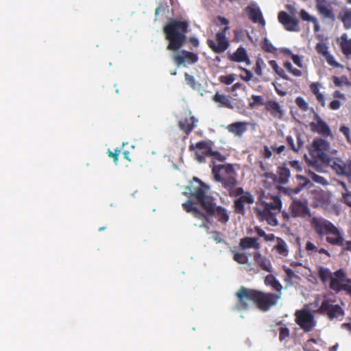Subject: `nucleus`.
<instances>
[{
  "mask_svg": "<svg viewBox=\"0 0 351 351\" xmlns=\"http://www.w3.org/2000/svg\"><path fill=\"white\" fill-rule=\"evenodd\" d=\"M236 296L238 299L237 309L246 310L249 308V302H252L263 312H267L276 306L280 299V294L264 292L245 287H241L238 290Z\"/></svg>",
  "mask_w": 351,
  "mask_h": 351,
  "instance_id": "nucleus-1",
  "label": "nucleus"
},
{
  "mask_svg": "<svg viewBox=\"0 0 351 351\" xmlns=\"http://www.w3.org/2000/svg\"><path fill=\"white\" fill-rule=\"evenodd\" d=\"M189 25L186 21L173 19L163 27L165 38L169 40L168 50L178 51L184 45Z\"/></svg>",
  "mask_w": 351,
  "mask_h": 351,
  "instance_id": "nucleus-2",
  "label": "nucleus"
},
{
  "mask_svg": "<svg viewBox=\"0 0 351 351\" xmlns=\"http://www.w3.org/2000/svg\"><path fill=\"white\" fill-rule=\"evenodd\" d=\"M212 173L216 182H221L228 192L236 187L238 184L236 173L232 165H215Z\"/></svg>",
  "mask_w": 351,
  "mask_h": 351,
  "instance_id": "nucleus-3",
  "label": "nucleus"
},
{
  "mask_svg": "<svg viewBox=\"0 0 351 351\" xmlns=\"http://www.w3.org/2000/svg\"><path fill=\"white\" fill-rule=\"evenodd\" d=\"M281 206V200L276 197L272 202L266 203L263 210H257V217L261 221H266L269 225L276 226L278 225L276 215L280 212Z\"/></svg>",
  "mask_w": 351,
  "mask_h": 351,
  "instance_id": "nucleus-4",
  "label": "nucleus"
},
{
  "mask_svg": "<svg viewBox=\"0 0 351 351\" xmlns=\"http://www.w3.org/2000/svg\"><path fill=\"white\" fill-rule=\"evenodd\" d=\"M193 182L187 187L189 194L193 197L203 208L213 197L206 195L208 187L197 178H193Z\"/></svg>",
  "mask_w": 351,
  "mask_h": 351,
  "instance_id": "nucleus-5",
  "label": "nucleus"
},
{
  "mask_svg": "<svg viewBox=\"0 0 351 351\" xmlns=\"http://www.w3.org/2000/svg\"><path fill=\"white\" fill-rule=\"evenodd\" d=\"M334 302L328 299H324L317 312L327 316L330 320L342 318L345 314L344 310L339 304H334Z\"/></svg>",
  "mask_w": 351,
  "mask_h": 351,
  "instance_id": "nucleus-6",
  "label": "nucleus"
},
{
  "mask_svg": "<svg viewBox=\"0 0 351 351\" xmlns=\"http://www.w3.org/2000/svg\"><path fill=\"white\" fill-rule=\"evenodd\" d=\"M295 322L304 332H311L316 325L313 315L308 310L302 309L295 312Z\"/></svg>",
  "mask_w": 351,
  "mask_h": 351,
  "instance_id": "nucleus-7",
  "label": "nucleus"
},
{
  "mask_svg": "<svg viewBox=\"0 0 351 351\" xmlns=\"http://www.w3.org/2000/svg\"><path fill=\"white\" fill-rule=\"evenodd\" d=\"M324 163L330 166L337 175L351 177V160L343 161L340 158L330 156Z\"/></svg>",
  "mask_w": 351,
  "mask_h": 351,
  "instance_id": "nucleus-8",
  "label": "nucleus"
},
{
  "mask_svg": "<svg viewBox=\"0 0 351 351\" xmlns=\"http://www.w3.org/2000/svg\"><path fill=\"white\" fill-rule=\"evenodd\" d=\"M328 148L329 144L326 141L322 138H315L309 149V153L313 158H317L324 163L330 156L326 153Z\"/></svg>",
  "mask_w": 351,
  "mask_h": 351,
  "instance_id": "nucleus-9",
  "label": "nucleus"
},
{
  "mask_svg": "<svg viewBox=\"0 0 351 351\" xmlns=\"http://www.w3.org/2000/svg\"><path fill=\"white\" fill-rule=\"evenodd\" d=\"M203 209L209 216H215L222 223H226L230 219L227 210L221 206H216L214 198L207 202Z\"/></svg>",
  "mask_w": 351,
  "mask_h": 351,
  "instance_id": "nucleus-10",
  "label": "nucleus"
},
{
  "mask_svg": "<svg viewBox=\"0 0 351 351\" xmlns=\"http://www.w3.org/2000/svg\"><path fill=\"white\" fill-rule=\"evenodd\" d=\"M312 228L314 229L319 237L322 238L326 235L328 231H332L333 223L328 220L313 217L311 221Z\"/></svg>",
  "mask_w": 351,
  "mask_h": 351,
  "instance_id": "nucleus-11",
  "label": "nucleus"
},
{
  "mask_svg": "<svg viewBox=\"0 0 351 351\" xmlns=\"http://www.w3.org/2000/svg\"><path fill=\"white\" fill-rule=\"evenodd\" d=\"M217 44L212 39H207V45L209 48L215 53H221L228 49L230 43L223 35L217 34L215 35Z\"/></svg>",
  "mask_w": 351,
  "mask_h": 351,
  "instance_id": "nucleus-12",
  "label": "nucleus"
},
{
  "mask_svg": "<svg viewBox=\"0 0 351 351\" xmlns=\"http://www.w3.org/2000/svg\"><path fill=\"white\" fill-rule=\"evenodd\" d=\"M278 19L279 22L283 25L285 29L289 32L299 31V21L297 19L291 17L286 12L281 11L278 13Z\"/></svg>",
  "mask_w": 351,
  "mask_h": 351,
  "instance_id": "nucleus-13",
  "label": "nucleus"
},
{
  "mask_svg": "<svg viewBox=\"0 0 351 351\" xmlns=\"http://www.w3.org/2000/svg\"><path fill=\"white\" fill-rule=\"evenodd\" d=\"M291 215L293 217H304L310 215V210L308 207L307 201H302L300 199H293L290 206Z\"/></svg>",
  "mask_w": 351,
  "mask_h": 351,
  "instance_id": "nucleus-14",
  "label": "nucleus"
},
{
  "mask_svg": "<svg viewBox=\"0 0 351 351\" xmlns=\"http://www.w3.org/2000/svg\"><path fill=\"white\" fill-rule=\"evenodd\" d=\"M254 202L253 195L247 191L244 195H241L234 201L233 208L236 214L244 215L245 214V205L252 204Z\"/></svg>",
  "mask_w": 351,
  "mask_h": 351,
  "instance_id": "nucleus-15",
  "label": "nucleus"
},
{
  "mask_svg": "<svg viewBox=\"0 0 351 351\" xmlns=\"http://www.w3.org/2000/svg\"><path fill=\"white\" fill-rule=\"evenodd\" d=\"M197 122V119L194 116H191L180 120L178 125L179 129L185 134L186 137H188L191 132L196 128Z\"/></svg>",
  "mask_w": 351,
  "mask_h": 351,
  "instance_id": "nucleus-16",
  "label": "nucleus"
},
{
  "mask_svg": "<svg viewBox=\"0 0 351 351\" xmlns=\"http://www.w3.org/2000/svg\"><path fill=\"white\" fill-rule=\"evenodd\" d=\"M198 56L197 53L188 51H182V55L178 54L174 56V62L179 66L185 62L188 64H195L198 61Z\"/></svg>",
  "mask_w": 351,
  "mask_h": 351,
  "instance_id": "nucleus-17",
  "label": "nucleus"
},
{
  "mask_svg": "<svg viewBox=\"0 0 351 351\" xmlns=\"http://www.w3.org/2000/svg\"><path fill=\"white\" fill-rule=\"evenodd\" d=\"M315 6L318 13L324 19L335 20V15L327 0H315Z\"/></svg>",
  "mask_w": 351,
  "mask_h": 351,
  "instance_id": "nucleus-18",
  "label": "nucleus"
},
{
  "mask_svg": "<svg viewBox=\"0 0 351 351\" xmlns=\"http://www.w3.org/2000/svg\"><path fill=\"white\" fill-rule=\"evenodd\" d=\"M344 282L351 283V280L347 278L345 271L342 269H340L334 273L330 280L329 287L335 292Z\"/></svg>",
  "mask_w": 351,
  "mask_h": 351,
  "instance_id": "nucleus-19",
  "label": "nucleus"
},
{
  "mask_svg": "<svg viewBox=\"0 0 351 351\" xmlns=\"http://www.w3.org/2000/svg\"><path fill=\"white\" fill-rule=\"evenodd\" d=\"M249 19L254 23L265 25V21L258 7L249 5L245 8Z\"/></svg>",
  "mask_w": 351,
  "mask_h": 351,
  "instance_id": "nucleus-20",
  "label": "nucleus"
},
{
  "mask_svg": "<svg viewBox=\"0 0 351 351\" xmlns=\"http://www.w3.org/2000/svg\"><path fill=\"white\" fill-rule=\"evenodd\" d=\"M337 42L345 57L351 60V38H348L347 34L344 33L337 38Z\"/></svg>",
  "mask_w": 351,
  "mask_h": 351,
  "instance_id": "nucleus-21",
  "label": "nucleus"
},
{
  "mask_svg": "<svg viewBox=\"0 0 351 351\" xmlns=\"http://www.w3.org/2000/svg\"><path fill=\"white\" fill-rule=\"evenodd\" d=\"M265 110L274 118L282 119L284 114L281 106L275 100L267 101L265 104Z\"/></svg>",
  "mask_w": 351,
  "mask_h": 351,
  "instance_id": "nucleus-22",
  "label": "nucleus"
},
{
  "mask_svg": "<svg viewBox=\"0 0 351 351\" xmlns=\"http://www.w3.org/2000/svg\"><path fill=\"white\" fill-rule=\"evenodd\" d=\"M248 124L249 123L247 122L244 121L234 122L229 124L226 127V129L230 133H232L237 136L241 137L247 131Z\"/></svg>",
  "mask_w": 351,
  "mask_h": 351,
  "instance_id": "nucleus-23",
  "label": "nucleus"
},
{
  "mask_svg": "<svg viewBox=\"0 0 351 351\" xmlns=\"http://www.w3.org/2000/svg\"><path fill=\"white\" fill-rule=\"evenodd\" d=\"M310 125L313 132H316L321 135L329 136L331 133L329 126L319 117H317L315 123L312 122Z\"/></svg>",
  "mask_w": 351,
  "mask_h": 351,
  "instance_id": "nucleus-24",
  "label": "nucleus"
},
{
  "mask_svg": "<svg viewBox=\"0 0 351 351\" xmlns=\"http://www.w3.org/2000/svg\"><path fill=\"white\" fill-rule=\"evenodd\" d=\"M194 147L203 150V154L200 155L198 153H196L195 155L199 162H202L204 160V156H208L209 153L211 152L212 147L210 142L202 141L197 142L195 145H191L189 147L190 150H193Z\"/></svg>",
  "mask_w": 351,
  "mask_h": 351,
  "instance_id": "nucleus-25",
  "label": "nucleus"
},
{
  "mask_svg": "<svg viewBox=\"0 0 351 351\" xmlns=\"http://www.w3.org/2000/svg\"><path fill=\"white\" fill-rule=\"evenodd\" d=\"M229 59L231 61L237 62H245L247 65L250 64V60L247 54V51L245 48L240 47L235 52L229 56Z\"/></svg>",
  "mask_w": 351,
  "mask_h": 351,
  "instance_id": "nucleus-26",
  "label": "nucleus"
},
{
  "mask_svg": "<svg viewBox=\"0 0 351 351\" xmlns=\"http://www.w3.org/2000/svg\"><path fill=\"white\" fill-rule=\"evenodd\" d=\"M255 263L265 271L271 272V263L269 259L263 256L259 252H254L253 254Z\"/></svg>",
  "mask_w": 351,
  "mask_h": 351,
  "instance_id": "nucleus-27",
  "label": "nucleus"
},
{
  "mask_svg": "<svg viewBox=\"0 0 351 351\" xmlns=\"http://www.w3.org/2000/svg\"><path fill=\"white\" fill-rule=\"evenodd\" d=\"M322 87V84L318 82H312L309 86L311 93L315 96L317 101L322 107H324L326 105V98L324 95L320 92Z\"/></svg>",
  "mask_w": 351,
  "mask_h": 351,
  "instance_id": "nucleus-28",
  "label": "nucleus"
},
{
  "mask_svg": "<svg viewBox=\"0 0 351 351\" xmlns=\"http://www.w3.org/2000/svg\"><path fill=\"white\" fill-rule=\"evenodd\" d=\"M239 245L243 250L254 248L258 250L261 248V245L258 242V238L256 237H244L241 239Z\"/></svg>",
  "mask_w": 351,
  "mask_h": 351,
  "instance_id": "nucleus-29",
  "label": "nucleus"
},
{
  "mask_svg": "<svg viewBox=\"0 0 351 351\" xmlns=\"http://www.w3.org/2000/svg\"><path fill=\"white\" fill-rule=\"evenodd\" d=\"M297 143L295 144L293 138L291 136H287L286 141L288 145L291 147V149L295 152H299L301 148L304 145V141L302 138V136L300 134H297Z\"/></svg>",
  "mask_w": 351,
  "mask_h": 351,
  "instance_id": "nucleus-30",
  "label": "nucleus"
},
{
  "mask_svg": "<svg viewBox=\"0 0 351 351\" xmlns=\"http://www.w3.org/2000/svg\"><path fill=\"white\" fill-rule=\"evenodd\" d=\"M338 19L341 21L346 29H351V10L346 8L341 10Z\"/></svg>",
  "mask_w": 351,
  "mask_h": 351,
  "instance_id": "nucleus-31",
  "label": "nucleus"
},
{
  "mask_svg": "<svg viewBox=\"0 0 351 351\" xmlns=\"http://www.w3.org/2000/svg\"><path fill=\"white\" fill-rule=\"evenodd\" d=\"M296 178L298 180L302 181L294 189H287V191L289 195H293L299 193L309 182V180L304 176L298 175Z\"/></svg>",
  "mask_w": 351,
  "mask_h": 351,
  "instance_id": "nucleus-32",
  "label": "nucleus"
},
{
  "mask_svg": "<svg viewBox=\"0 0 351 351\" xmlns=\"http://www.w3.org/2000/svg\"><path fill=\"white\" fill-rule=\"evenodd\" d=\"M277 173L278 175V182L280 184H285L288 182L290 177V171L287 167L285 165L278 167Z\"/></svg>",
  "mask_w": 351,
  "mask_h": 351,
  "instance_id": "nucleus-33",
  "label": "nucleus"
},
{
  "mask_svg": "<svg viewBox=\"0 0 351 351\" xmlns=\"http://www.w3.org/2000/svg\"><path fill=\"white\" fill-rule=\"evenodd\" d=\"M277 244L274 247V249L283 256H287L289 254V250L286 242L280 237L276 238Z\"/></svg>",
  "mask_w": 351,
  "mask_h": 351,
  "instance_id": "nucleus-34",
  "label": "nucleus"
},
{
  "mask_svg": "<svg viewBox=\"0 0 351 351\" xmlns=\"http://www.w3.org/2000/svg\"><path fill=\"white\" fill-rule=\"evenodd\" d=\"M334 273L332 274L329 269L324 267H319L318 269V276L323 283H326L328 280H330Z\"/></svg>",
  "mask_w": 351,
  "mask_h": 351,
  "instance_id": "nucleus-35",
  "label": "nucleus"
},
{
  "mask_svg": "<svg viewBox=\"0 0 351 351\" xmlns=\"http://www.w3.org/2000/svg\"><path fill=\"white\" fill-rule=\"evenodd\" d=\"M213 101L217 103H220L227 108H232V105L231 101L224 95H221L217 93L213 98Z\"/></svg>",
  "mask_w": 351,
  "mask_h": 351,
  "instance_id": "nucleus-36",
  "label": "nucleus"
},
{
  "mask_svg": "<svg viewBox=\"0 0 351 351\" xmlns=\"http://www.w3.org/2000/svg\"><path fill=\"white\" fill-rule=\"evenodd\" d=\"M261 48L266 52L276 53L277 49L270 43V41L265 38L261 43Z\"/></svg>",
  "mask_w": 351,
  "mask_h": 351,
  "instance_id": "nucleus-37",
  "label": "nucleus"
},
{
  "mask_svg": "<svg viewBox=\"0 0 351 351\" xmlns=\"http://www.w3.org/2000/svg\"><path fill=\"white\" fill-rule=\"evenodd\" d=\"M251 98L253 101L249 103V106L250 108H254L256 106H265L266 102H265L263 96L253 95H252Z\"/></svg>",
  "mask_w": 351,
  "mask_h": 351,
  "instance_id": "nucleus-38",
  "label": "nucleus"
},
{
  "mask_svg": "<svg viewBox=\"0 0 351 351\" xmlns=\"http://www.w3.org/2000/svg\"><path fill=\"white\" fill-rule=\"evenodd\" d=\"M295 103L303 112H307L309 110L308 102L302 97H297L295 99Z\"/></svg>",
  "mask_w": 351,
  "mask_h": 351,
  "instance_id": "nucleus-39",
  "label": "nucleus"
},
{
  "mask_svg": "<svg viewBox=\"0 0 351 351\" xmlns=\"http://www.w3.org/2000/svg\"><path fill=\"white\" fill-rule=\"evenodd\" d=\"M284 66L289 72L292 73L295 77H300L302 74L300 70L298 69H294L291 63L289 61H287L284 63Z\"/></svg>",
  "mask_w": 351,
  "mask_h": 351,
  "instance_id": "nucleus-40",
  "label": "nucleus"
},
{
  "mask_svg": "<svg viewBox=\"0 0 351 351\" xmlns=\"http://www.w3.org/2000/svg\"><path fill=\"white\" fill-rule=\"evenodd\" d=\"M234 260L239 264H247L248 256L244 253L237 252L234 254Z\"/></svg>",
  "mask_w": 351,
  "mask_h": 351,
  "instance_id": "nucleus-41",
  "label": "nucleus"
},
{
  "mask_svg": "<svg viewBox=\"0 0 351 351\" xmlns=\"http://www.w3.org/2000/svg\"><path fill=\"white\" fill-rule=\"evenodd\" d=\"M315 49L318 53L322 54L323 56L329 53L327 45L323 43H318L315 46Z\"/></svg>",
  "mask_w": 351,
  "mask_h": 351,
  "instance_id": "nucleus-42",
  "label": "nucleus"
},
{
  "mask_svg": "<svg viewBox=\"0 0 351 351\" xmlns=\"http://www.w3.org/2000/svg\"><path fill=\"white\" fill-rule=\"evenodd\" d=\"M309 176H310L311 179L313 182H316L317 184H320L322 185H326V184H328L327 180L324 177H322V176L317 175L315 173H311L309 174Z\"/></svg>",
  "mask_w": 351,
  "mask_h": 351,
  "instance_id": "nucleus-43",
  "label": "nucleus"
},
{
  "mask_svg": "<svg viewBox=\"0 0 351 351\" xmlns=\"http://www.w3.org/2000/svg\"><path fill=\"white\" fill-rule=\"evenodd\" d=\"M332 82L336 86H341L343 84H350V82L346 76H342L341 77L333 76Z\"/></svg>",
  "mask_w": 351,
  "mask_h": 351,
  "instance_id": "nucleus-44",
  "label": "nucleus"
},
{
  "mask_svg": "<svg viewBox=\"0 0 351 351\" xmlns=\"http://www.w3.org/2000/svg\"><path fill=\"white\" fill-rule=\"evenodd\" d=\"M290 335V330L289 329L286 327H280L279 329V340L280 341H282L285 340L287 338H288Z\"/></svg>",
  "mask_w": 351,
  "mask_h": 351,
  "instance_id": "nucleus-45",
  "label": "nucleus"
},
{
  "mask_svg": "<svg viewBox=\"0 0 351 351\" xmlns=\"http://www.w3.org/2000/svg\"><path fill=\"white\" fill-rule=\"evenodd\" d=\"M220 82L226 84L230 85L233 83V82L235 80V75L234 74H230L228 75H222L220 76Z\"/></svg>",
  "mask_w": 351,
  "mask_h": 351,
  "instance_id": "nucleus-46",
  "label": "nucleus"
},
{
  "mask_svg": "<svg viewBox=\"0 0 351 351\" xmlns=\"http://www.w3.org/2000/svg\"><path fill=\"white\" fill-rule=\"evenodd\" d=\"M182 208L186 213H191L192 214L197 208V207L194 206L193 202H191V200H188L186 202L183 203Z\"/></svg>",
  "mask_w": 351,
  "mask_h": 351,
  "instance_id": "nucleus-47",
  "label": "nucleus"
},
{
  "mask_svg": "<svg viewBox=\"0 0 351 351\" xmlns=\"http://www.w3.org/2000/svg\"><path fill=\"white\" fill-rule=\"evenodd\" d=\"M228 193H229V195L230 197H239L241 195H244V194L246 192L244 191V190L242 187H238V188L234 187Z\"/></svg>",
  "mask_w": 351,
  "mask_h": 351,
  "instance_id": "nucleus-48",
  "label": "nucleus"
},
{
  "mask_svg": "<svg viewBox=\"0 0 351 351\" xmlns=\"http://www.w3.org/2000/svg\"><path fill=\"white\" fill-rule=\"evenodd\" d=\"M208 156H211L214 160H216L219 162H223L226 160V157L222 155L218 151H213L211 149V152L209 153Z\"/></svg>",
  "mask_w": 351,
  "mask_h": 351,
  "instance_id": "nucleus-49",
  "label": "nucleus"
},
{
  "mask_svg": "<svg viewBox=\"0 0 351 351\" xmlns=\"http://www.w3.org/2000/svg\"><path fill=\"white\" fill-rule=\"evenodd\" d=\"M265 66V62L261 58H258L256 61L255 64V73L259 76H262L263 72H262V67Z\"/></svg>",
  "mask_w": 351,
  "mask_h": 351,
  "instance_id": "nucleus-50",
  "label": "nucleus"
},
{
  "mask_svg": "<svg viewBox=\"0 0 351 351\" xmlns=\"http://www.w3.org/2000/svg\"><path fill=\"white\" fill-rule=\"evenodd\" d=\"M327 62V63L335 67V68H338L340 66V64L335 61L334 57L332 55H331L330 53H328V54H326V56H324Z\"/></svg>",
  "mask_w": 351,
  "mask_h": 351,
  "instance_id": "nucleus-51",
  "label": "nucleus"
},
{
  "mask_svg": "<svg viewBox=\"0 0 351 351\" xmlns=\"http://www.w3.org/2000/svg\"><path fill=\"white\" fill-rule=\"evenodd\" d=\"M284 271L286 274V279L285 281H291L293 278H297V275H295V272L293 269L284 267Z\"/></svg>",
  "mask_w": 351,
  "mask_h": 351,
  "instance_id": "nucleus-52",
  "label": "nucleus"
},
{
  "mask_svg": "<svg viewBox=\"0 0 351 351\" xmlns=\"http://www.w3.org/2000/svg\"><path fill=\"white\" fill-rule=\"evenodd\" d=\"M305 250L308 255H311L313 252H317L318 251L317 246L311 241L306 242Z\"/></svg>",
  "mask_w": 351,
  "mask_h": 351,
  "instance_id": "nucleus-53",
  "label": "nucleus"
},
{
  "mask_svg": "<svg viewBox=\"0 0 351 351\" xmlns=\"http://www.w3.org/2000/svg\"><path fill=\"white\" fill-rule=\"evenodd\" d=\"M193 215L195 218L203 219L205 221H206L207 222H210L209 218H208L209 215L207 213L205 214V213L201 212L197 208H196V210H195L194 213H193Z\"/></svg>",
  "mask_w": 351,
  "mask_h": 351,
  "instance_id": "nucleus-54",
  "label": "nucleus"
},
{
  "mask_svg": "<svg viewBox=\"0 0 351 351\" xmlns=\"http://www.w3.org/2000/svg\"><path fill=\"white\" fill-rule=\"evenodd\" d=\"M272 84L274 86L275 90L278 95L283 97L287 94V90L282 88V85L281 84L273 82Z\"/></svg>",
  "mask_w": 351,
  "mask_h": 351,
  "instance_id": "nucleus-55",
  "label": "nucleus"
},
{
  "mask_svg": "<svg viewBox=\"0 0 351 351\" xmlns=\"http://www.w3.org/2000/svg\"><path fill=\"white\" fill-rule=\"evenodd\" d=\"M300 17L303 21L315 22V18L311 16L306 11L302 10L300 11Z\"/></svg>",
  "mask_w": 351,
  "mask_h": 351,
  "instance_id": "nucleus-56",
  "label": "nucleus"
},
{
  "mask_svg": "<svg viewBox=\"0 0 351 351\" xmlns=\"http://www.w3.org/2000/svg\"><path fill=\"white\" fill-rule=\"evenodd\" d=\"M184 78L186 84L190 86L191 88H195V80L193 75H189L187 73H184Z\"/></svg>",
  "mask_w": 351,
  "mask_h": 351,
  "instance_id": "nucleus-57",
  "label": "nucleus"
},
{
  "mask_svg": "<svg viewBox=\"0 0 351 351\" xmlns=\"http://www.w3.org/2000/svg\"><path fill=\"white\" fill-rule=\"evenodd\" d=\"M239 69L245 73V75H241L240 77L245 82L250 81L253 76L252 72L250 70L243 68L241 66H240Z\"/></svg>",
  "mask_w": 351,
  "mask_h": 351,
  "instance_id": "nucleus-58",
  "label": "nucleus"
},
{
  "mask_svg": "<svg viewBox=\"0 0 351 351\" xmlns=\"http://www.w3.org/2000/svg\"><path fill=\"white\" fill-rule=\"evenodd\" d=\"M349 284L350 283L348 282H347L346 284L343 282L335 292L339 293L341 291H346V293L351 296V285Z\"/></svg>",
  "mask_w": 351,
  "mask_h": 351,
  "instance_id": "nucleus-59",
  "label": "nucleus"
},
{
  "mask_svg": "<svg viewBox=\"0 0 351 351\" xmlns=\"http://www.w3.org/2000/svg\"><path fill=\"white\" fill-rule=\"evenodd\" d=\"M108 155L110 158H113L114 162L117 165L118 162V158L120 153V149H116L114 152H112L110 149L108 150Z\"/></svg>",
  "mask_w": 351,
  "mask_h": 351,
  "instance_id": "nucleus-60",
  "label": "nucleus"
},
{
  "mask_svg": "<svg viewBox=\"0 0 351 351\" xmlns=\"http://www.w3.org/2000/svg\"><path fill=\"white\" fill-rule=\"evenodd\" d=\"M271 287L276 291L275 294L282 295V286L278 280L274 281Z\"/></svg>",
  "mask_w": 351,
  "mask_h": 351,
  "instance_id": "nucleus-61",
  "label": "nucleus"
},
{
  "mask_svg": "<svg viewBox=\"0 0 351 351\" xmlns=\"http://www.w3.org/2000/svg\"><path fill=\"white\" fill-rule=\"evenodd\" d=\"M274 71L282 79L286 80H290L289 77L285 73L284 69L280 67L279 66H278V69H275Z\"/></svg>",
  "mask_w": 351,
  "mask_h": 351,
  "instance_id": "nucleus-62",
  "label": "nucleus"
},
{
  "mask_svg": "<svg viewBox=\"0 0 351 351\" xmlns=\"http://www.w3.org/2000/svg\"><path fill=\"white\" fill-rule=\"evenodd\" d=\"M341 106V103L340 101L337 100V99H335V100H332L330 104H329V108L331 109V110H338L340 108Z\"/></svg>",
  "mask_w": 351,
  "mask_h": 351,
  "instance_id": "nucleus-63",
  "label": "nucleus"
},
{
  "mask_svg": "<svg viewBox=\"0 0 351 351\" xmlns=\"http://www.w3.org/2000/svg\"><path fill=\"white\" fill-rule=\"evenodd\" d=\"M290 166L295 169L297 171H301L302 168L300 163L298 160H293L289 162Z\"/></svg>",
  "mask_w": 351,
  "mask_h": 351,
  "instance_id": "nucleus-64",
  "label": "nucleus"
}]
</instances>
